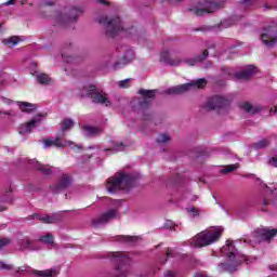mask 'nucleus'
I'll list each match as a JSON object with an SVG mask.
<instances>
[{
  "mask_svg": "<svg viewBox=\"0 0 277 277\" xmlns=\"http://www.w3.org/2000/svg\"><path fill=\"white\" fill-rule=\"evenodd\" d=\"M140 173H118L109 177L106 184L108 194H118V192H129L137 185Z\"/></svg>",
  "mask_w": 277,
  "mask_h": 277,
  "instance_id": "nucleus-1",
  "label": "nucleus"
},
{
  "mask_svg": "<svg viewBox=\"0 0 277 277\" xmlns=\"http://www.w3.org/2000/svg\"><path fill=\"white\" fill-rule=\"evenodd\" d=\"M224 6L222 2H214L211 0H193L192 5L188 8L189 12L196 16H205V14H213Z\"/></svg>",
  "mask_w": 277,
  "mask_h": 277,
  "instance_id": "nucleus-2",
  "label": "nucleus"
},
{
  "mask_svg": "<svg viewBox=\"0 0 277 277\" xmlns=\"http://www.w3.org/2000/svg\"><path fill=\"white\" fill-rule=\"evenodd\" d=\"M224 233V227L212 226L198 233L190 241V243H217L222 238Z\"/></svg>",
  "mask_w": 277,
  "mask_h": 277,
  "instance_id": "nucleus-3",
  "label": "nucleus"
},
{
  "mask_svg": "<svg viewBox=\"0 0 277 277\" xmlns=\"http://www.w3.org/2000/svg\"><path fill=\"white\" fill-rule=\"evenodd\" d=\"M209 56V51L205 50L201 56H197L196 58H171L170 52L162 51L160 53V62H164V64H169V66H181V64H187V66H196L198 62H202V60H207Z\"/></svg>",
  "mask_w": 277,
  "mask_h": 277,
  "instance_id": "nucleus-4",
  "label": "nucleus"
},
{
  "mask_svg": "<svg viewBox=\"0 0 277 277\" xmlns=\"http://www.w3.org/2000/svg\"><path fill=\"white\" fill-rule=\"evenodd\" d=\"M97 23H100V25H103L106 31V36L108 38H116L118 32L122 29V24L118 15H114L113 17L102 15L97 18Z\"/></svg>",
  "mask_w": 277,
  "mask_h": 277,
  "instance_id": "nucleus-5",
  "label": "nucleus"
},
{
  "mask_svg": "<svg viewBox=\"0 0 277 277\" xmlns=\"http://www.w3.org/2000/svg\"><path fill=\"white\" fill-rule=\"evenodd\" d=\"M81 96H88L93 101V103H100V105H105L106 107L111 106V101L107 97L106 93L98 91L95 85H85L81 91Z\"/></svg>",
  "mask_w": 277,
  "mask_h": 277,
  "instance_id": "nucleus-6",
  "label": "nucleus"
},
{
  "mask_svg": "<svg viewBox=\"0 0 277 277\" xmlns=\"http://www.w3.org/2000/svg\"><path fill=\"white\" fill-rule=\"evenodd\" d=\"M83 14V8L74 6L70 9L68 15H64L62 12L57 11L55 17L53 18L54 27H64L66 23H74Z\"/></svg>",
  "mask_w": 277,
  "mask_h": 277,
  "instance_id": "nucleus-7",
  "label": "nucleus"
},
{
  "mask_svg": "<svg viewBox=\"0 0 277 277\" xmlns=\"http://www.w3.org/2000/svg\"><path fill=\"white\" fill-rule=\"evenodd\" d=\"M206 87H207V79L200 78L189 83L172 87L164 92L166 94H183L184 92H187L189 90H196V89L202 90V88H206Z\"/></svg>",
  "mask_w": 277,
  "mask_h": 277,
  "instance_id": "nucleus-8",
  "label": "nucleus"
},
{
  "mask_svg": "<svg viewBox=\"0 0 277 277\" xmlns=\"http://www.w3.org/2000/svg\"><path fill=\"white\" fill-rule=\"evenodd\" d=\"M261 40L265 47L272 49V47H276L277 44V21L273 23V25L263 29L261 35Z\"/></svg>",
  "mask_w": 277,
  "mask_h": 277,
  "instance_id": "nucleus-9",
  "label": "nucleus"
},
{
  "mask_svg": "<svg viewBox=\"0 0 277 277\" xmlns=\"http://www.w3.org/2000/svg\"><path fill=\"white\" fill-rule=\"evenodd\" d=\"M111 205L116 208L110 209L98 217L94 219L93 226H102V224H107V222L116 219V216L118 215V208L122 207V200H113Z\"/></svg>",
  "mask_w": 277,
  "mask_h": 277,
  "instance_id": "nucleus-10",
  "label": "nucleus"
},
{
  "mask_svg": "<svg viewBox=\"0 0 277 277\" xmlns=\"http://www.w3.org/2000/svg\"><path fill=\"white\" fill-rule=\"evenodd\" d=\"M44 148H49L50 146H56V148H66V146H70V148H77L81 150V145H75L71 141H66L64 137V133L58 134L55 138H45L43 141Z\"/></svg>",
  "mask_w": 277,
  "mask_h": 277,
  "instance_id": "nucleus-11",
  "label": "nucleus"
},
{
  "mask_svg": "<svg viewBox=\"0 0 277 277\" xmlns=\"http://www.w3.org/2000/svg\"><path fill=\"white\" fill-rule=\"evenodd\" d=\"M230 105V101L224 98L223 96L215 95L213 97H209L203 108L206 111H220V109H224Z\"/></svg>",
  "mask_w": 277,
  "mask_h": 277,
  "instance_id": "nucleus-12",
  "label": "nucleus"
},
{
  "mask_svg": "<svg viewBox=\"0 0 277 277\" xmlns=\"http://www.w3.org/2000/svg\"><path fill=\"white\" fill-rule=\"evenodd\" d=\"M277 234V228L269 229L267 227H258L253 233L252 237L259 241H272Z\"/></svg>",
  "mask_w": 277,
  "mask_h": 277,
  "instance_id": "nucleus-13",
  "label": "nucleus"
},
{
  "mask_svg": "<svg viewBox=\"0 0 277 277\" xmlns=\"http://www.w3.org/2000/svg\"><path fill=\"white\" fill-rule=\"evenodd\" d=\"M109 241L114 243H142L146 241L143 235H118L114 236Z\"/></svg>",
  "mask_w": 277,
  "mask_h": 277,
  "instance_id": "nucleus-14",
  "label": "nucleus"
},
{
  "mask_svg": "<svg viewBox=\"0 0 277 277\" xmlns=\"http://www.w3.org/2000/svg\"><path fill=\"white\" fill-rule=\"evenodd\" d=\"M42 124V115L35 116L29 122L21 124L18 128V133L21 135H27L34 129H38Z\"/></svg>",
  "mask_w": 277,
  "mask_h": 277,
  "instance_id": "nucleus-15",
  "label": "nucleus"
},
{
  "mask_svg": "<svg viewBox=\"0 0 277 277\" xmlns=\"http://www.w3.org/2000/svg\"><path fill=\"white\" fill-rule=\"evenodd\" d=\"M138 94H141V96H144L138 102L140 109H148V107H150V103L153 102V98H155V94H157V90L141 89L138 91Z\"/></svg>",
  "mask_w": 277,
  "mask_h": 277,
  "instance_id": "nucleus-16",
  "label": "nucleus"
},
{
  "mask_svg": "<svg viewBox=\"0 0 277 277\" xmlns=\"http://www.w3.org/2000/svg\"><path fill=\"white\" fill-rule=\"evenodd\" d=\"M70 183H72V177L68 174H64L56 185L51 186V189L54 194H60L63 189L70 187Z\"/></svg>",
  "mask_w": 277,
  "mask_h": 277,
  "instance_id": "nucleus-17",
  "label": "nucleus"
},
{
  "mask_svg": "<svg viewBox=\"0 0 277 277\" xmlns=\"http://www.w3.org/2000/svg\"><path fill=\"white\" fill-rule=\"evenodd\" d=\"M254 72H256V67H254V65H249L241 71L236 72L235 79L238 81H248V79H250Z\"/></svg>",
  "mask_w": 277,
  "mask_h": 277,
  "instance_id": "nucleus-18",
  "label": "nucleus"
},
{
  "mask_svg": "<svg viewBox=\"0 0 277 277\" xmlns=\"http://www.w3.org/2000/svg\"><path fill=\"white\" fill-rule=\"evenodd\" d=\"M24 163H28L29 166H32V168H36V170H39V172H42L45 176H49L52 173L51 167L47 164H40V162L36 160H29L27 158L23 159Z\"/></svg>",
  "mask_w": 277,
  "mask_h": 277,
  "instance_id": "nucleus-19",
  "label": "nucleus"
},
{
  "mask_svg": "<svg viewBox=\"0 0 277 277\" xmlns=\"http://www.w3.org/2000/svg\"><path fill=\"white\" fill-rule=\"evenodd\" d=\"M17 105L24 114H32V111H36V104H31L29 102H17Z\"/></svg>",
  "mask_w": 277,
  "mask_h": 277,
  "instance_id": "nucleus-20",
  "label": "nucleus"
},
{
  "mask_svg": "<svg viewBox=\"0 0 277 277\" xmlns=\"http://www.w3.org/2000/svg\"><path fill=\"white\" fill-rule=\"evenodd\" d=\"M82 131L87 137H92L94 135H98L101 133V128L92 127V126H83Z\"/></svg>",
  "mask_w": 277,
  "mask_h": 277,
  "instance_id": "nucleus-21",
  "label": "nucleus"
},
{
  "mask_svg": "<svg viewBox=\"0 0 277 277\" xmlns=\"http://www.w3.org/2000/svg\"><path fill=\"white\" fill-rule=\"evenodd\" d=\"M228 27H233V21L230 19H224L219 25L212 26V31H222V29H228Z\"/></svg>",
  "mask_w": 277,
  "mask_h": 277,
  "instance_id": "nucleus-22",
  "label": "nucleus"
},
{
  "mask_svg": "<svg viewBox=\"0 0 277 277\" xmlns=\"http://www.w3.org/2000/svg\"><path fill=\"white\" fill-rule=\"evenodd\" d=\"M29 220H39L40 222H43L44 224H53V222H55V219L53 216H40V214H32L29 216Z\"/></svg>",
  "mask_w": 277,
  "mask_h": 277,
  "instance_id": "nucleus-23",
  "label": "nucleus"
},
{
  "mask_svg": "<svg viewBox=\"0 0 277 277\" xmlns=\"http://www.w3.org/2000/svg\"><path fill=\"white\" fill-rule=\"evenodd\" d=\"M241 109L247 111V114H258V111L261 109V107L253 106L252 104L246 102L240 105Z\"/></svg>",
  "mask_w": 277,
  "mask_h": 277,
  "instance_id": "nucleus-24",
  "label": "nucleus"
},
{
  "mask_svg": "<svg viewBox=\"0 0 277 277\" xmlns=\"http://www.w3.org/2000/svg\"><path fill=\"white\" fill-rule=\"evenodd\" d=\"M127 148V145L124 143H114L111 145V148L106 149L108 153H122Z\"/></svg>",
  "mask_w": 277,
  "mask_h": 277,
  "instance_id": "nucleus-25",
  "label": "nucleus"
},
{
  "mask_svg": "<svg viewBox=\"0 0 277 277\" xmlns=\"http://www.w3.org/2000/svg\"><path fill=\"white\" fill-rule=\"evenodd\" d=\"M14 200V196H12V187L6 188L5 194L3 198L1 199V202H4L5 205L12 203Z\"/></svg>",
  "mask_w": 277,
  "mask_h": 277,
  "instance_id": "nucleus-26",
  "label": "nucleus"
},
{
  "mask_svg": "<svg viewBox=\"0 0 277 277\" xmlns=\"http://www.w3.org/2000/svg\"><path fill=\"white\" fill-rule=\"evenodd\" d=\"M72 127H75V121L72 119H65L61 124V131L64 133V131H69Z\"/></svg>",
  "mask_w": 277,
  "mask_h": 277,
  "instance_id": "nucleus-27",
  "label": "nucleus"
},
{
  "mask_svg": "<svg viewBox=\"0 0 277 277\" xmlns=\"http://www.w3.org/2000/svg\"><path fill=\"white\" fill-rule=\"evenodd\" d=\"M269 144V140L263 138L254 144V148L256 150H261L262 148H267V145Z\"/></svg>",
  "mask_w": 277,
  "mask_h": 277,
  "instance_id": "nucleus-28",
  "label": "nucleus"
},
{
  "mask_svg": "<svg viewBox=\"0 0 277 277\" xmlns=\"http://www.w3.org/2000/svg\"><path fill=\"white\" fill-rule=\"evenodd\" d=\"M172 138L167 134V133H162L159 134L156 142L158 144H167V142H170Z\"/></svg>",
  "mask_w": 277,
  "mask_h": 277,
  "instance_id": "nucleus-29",
  "label": "nucleus"
},
{
  "mask_svg": "<svg viewBox=\"0 0 277 277\" xmlns=\"http://www.w3.org/2000/svg\"><path fill=\"white\" fill-rule=\"evenodd\" d=\"M135 58V52H133V50H129L124 55H123V62L129 63V62H133V60Z\"/></svg>",
  "mask_w": 277,
  "mask_h": 277,
  "instance_id": "nucleus-30",
  "label": "nucleus"
},
{
  "mask_svg": "<svg viewBox=\"0 0 277 277\" xmlns=\"http://www.w3.org/2000/svg\"><path fill=\"white\" fill-rule=\"evenodd\" d=\"M235 170H237V166L236 164H229L227 167H223L220 172L221 174H228L230 172H235Z\"/></svg>",
  "mask_w": 277,
  "mask_h": 277,
  "instance_id": "nucleus-31",
  "label": "nucleus"
},
{
  "mask_svg": "<svg viewBox=\"0 0 277 277\" xmlns=\"http://www.w3.org/2000/svg\"><path fill=\"white\" fill-rule=\"evenodd\" d=\"M37 80L39 81V83H41V85H44L49 83V81H51V78H49V76L45 74H40L39 76H37Z\"/></svg>",
  "mask_w": 277,
  "mask_h": 277,
  "instance_id": "nucleus-32",
  "label": "nucleus"
},
{
  "mask_svg": "<svg viewBox=\"0 0 277 277\" xmlns=\"http://www.w3.org/2000/svg\"><path fill=\"white\" fill-rule=\"evenodd\" d=\"M39 241H41V243H53V234H47L44 236H41Z\"/></svg>",
  "mask_w": 277,
  "mask_h": 277,
  "instance_id": "nucleus-33",
  "label": "nucleus"
},
{
  "mask_svg": "<svg viewBox=\"0 0 277 277\" xmlns=\"http://www.w3.org/2000/svg\"><path fill=\"white\" fill-rule=\"evenodd\" d=\"M18 42H21V40L18 39L17 36H13L5 40V44H9V47H16Z\"/></svg>",
  "mask_w": 277,
  "mask_h": 277,
  "instance_id": "nucleus-34",
  "label": "nucleus"
},
{
  "mask_svg": "<svg viewBox=\"0 0 277 277\" xmlns=\"http://www.w3.org/2000/svg\"><path fill=\"white\" fill-rule=\"evenodd\" d=\"M186 211L190 215V217H198L200 215V211L195 207H188L186 208Z\"/></svg>",
  "mask_w": 277,
  "mask_h": 277,
  "instance_id": "nucleus-35",
  "label": "nucleus"
},
{
  "mask_svg": "<svg viewBox=\"0 0 277 277\" xmlns=\"http://www.w3.org/2000/svg\"><path fill=\"white\" fill-rule=\"evenodd\" d=\"M176 227V225L174 224V222L168 220L164 223V228H167V230H174V228Z\"/></svg>",
  "mask_w": 277,
  "mask_h": 277,
  "instance_id": "nucleus-36",
  "label": "nucleus"
},
{
  "mask_svg": "<svg viewBox=\"0 0 277 277\" xmlns=\"http://www.w3.org/2000/svg\"><path fill=\"white\" fill-rule=\"evenodd\" d=\"M129 81H131V79H124L119 81V88H129Z\"/></svg>",
  "mask_w": 277,
  "mask_h": 277,
  "instance_id": "nucleus-37",
  "label": "nucleus"
},
{
  "mask_svg": "<svg viewBox=\"0 0 277 277\" xmlns=\"http://www.w3.org/2000/svg\"><path fill=\"white\" fill-rule=\"evenodd\" d=\"M254 1H256V0H242L241 4L245 6H248V5H252V3H254Z\"/></svg>",
  "mask_w": 277,
  "mask_h": 277,
  "instance_id": "nucleus-38",
  "label": "nucleus"
},
{
  "mask_svg": "<svg viewBox=\"0 0 277 277\" xmlns=\"http://www.w3.org/2000/svg\"><path fill=\"white\" fill-rule=\"evenodd\" d=\"M62 57L64 60V62H67V64L72 63V57L71 56H66V54H62Z\"/></svg>",
  "mask_w": 277,
  "mask_h": 277,
  "instance_id": "nucleus-39",
  "label": "nucleus"
},
{
  "mask_svg": "<svg viewBox=\"0 0 277 277\" xmlns=\"http://www.w3.org/2000/svg\"><path fill=\"white\" fill-rule=\"evenodd\" d=\"M223 77H224V79H229V78H230V71H229V69H224V70H223Z\"/></svg>",
  "mask_w": 277,
  "mask_h": 277,
  "instance_id": "nucleus-40",
  "label": "nucleus"
},
{
  "mask_svg": "<svg viewBox=\"0 0 277 277\" xmlns=\"http://www.w3.org/2000/svg\"><path fill=\"white\" fill-rule=\"evenodd\" d=\"M269 163H271V166H274V168H277V156L271 158Z\"/></svg>",
  "mask_w": 277,
  "mask_h": 277,
  "instance_id": "nucleus-41",
  "label": "nucleus"
},
{
  "mask_svg": "<svg viewBox=\"0 0 277 277\" xmlns=\"http://www.w3.org/2000/svg\"><path fill=\"white\" fill-rule=\"evenodd\" d=\"M265 194H269L271 196H273L274 195V189H272V188H269L265 185Z\"/></svg>",
  "mask_w": 277,
  "mask_h": 277,
  "instance_id": "nucleus-42",
  "label": "nucleus"
},
{
  "mask_svg": "<svg viewBox=\"0 0 277 277\" xmlns=\"http://www.w3.org/2000/svg\"><path fill=\"white\" fill-rule=\"evenodd\" d=\"M0 243H12V240L10 238H1Z\"/></svg>",
  "mask_w": 277,
  "mask_h": 277,
  "instance_id": "nucleus-43",
  "label": "nucleus"
},
{
  "mask_svg": "<svg viewBox=\"0 0 277 277\" xmlns=\"http://www.w3.org/2000/svg\"><path fill=\"white\" fill-rule=\"evenodd\" d=\"M123 66H124V64H122V63H116L114 65V68H115V70H119V68H122Z\"/></svg>",
  "mask_w": 277,
  "mask_h": 277,
  "instance_id": "nucleus-44",
  "label": "nucleus"
},
{
  "mask_svg": "<svg viewBox=\"0 0 277 277\" xmlns=\"http://www.w3.org/2000/svg\"><path fill=\"white\" fill-rule=\"evenodd\" d=\"M2 103H4L5 105H11L12 100L6 98V97H2Z\"/></svg>",
  "mask_w": 277,
  "mask_h": 277,
  "instance_id": "nucleus-45",
  "label": "nucleus"
},
{
  "mask_svg": "<svg viewBox=\"0 0 277 277\" xmlns=\"http://www.w3.org/2000/svg\"><path fill=\"white\" fill-rule=\"evenodd\" d=\"M166 1H168L171 4H176V3H181V1L183 0H166Z\"/></svg>",
  "mask_w": 277,
  "mask_h": 277,
  "instance_id": "nucleus-46",
  "label": "nucleus"
},
{
  "mask_svg": "<svg viewBox=\"0 0 277 277\" xmlns=\"http://www.w3.org/2000/svg\"><path fill=\"white\" fill-rule=\"evenodd\" d=\"M1 115H4V116H12V111H5V113L0 111V116H1Z\"/></svg>",
  "mask_w": 277,
  "mask_h": 277,
  "instance_id": "nucleus-47",
  "label": "nucleus"
},
{
  "mask_svg": "<svg viewBox=\"0 0 277 277\" xmlns=\"http://www.w3.org/2000/svg\"><path fill=\"white\" fill-rule=\"evenodd\" d=\"M97 1V3H102V5H107V1H105V0H96Z\"/></svg>",
  "mask_w": 277,
  "mask_h": 277,
  "instance_id": "nucleus-48",
  "label": "nucleus"
},
{
  "mask_svg": "<svg viewBox=\"0 0 277 277\" xmlns=\"http://www.w3.org/2000/svg\"><path fill=\"white\" fill-rule=\"evenodd\" d=\"M2 211H5V205H1V203H0V213H1Z\"/></svg>",
  "mask_w": 277,
  "mask_h": 277,
  "instance_id": "nucleus-49",
  "label": "nucleus"
},
{
  "mask_svg": "<svg viewBox=\"0 0 277 277\" xmlns=\"http://www.w3.org/2000/svg\"><path fill=\"white\" fill-rule=\"evenodd\" d=\"M44 5H53V2L52 1H45Z\"/></svg>",
  "mask_w": 277,
  "mask_h": 277,
  "instance_id": "nucleus-50",
  "label": "nucleus"
},
{
  "mask_svg": "<svg viewBox=\"0 0 277 277\" xmlns=\"http://www.w3.org/2000/svg\"><path fill=\"white\" fill-rule=\"evenodd\" d=\"M203 68H211V62L207 63Z\"/></svg>",
  "mask_w": 277,
  "mask_h": 277,
  "instance_id": "nucleus-51",
  "label": "nucleus"
},
{
  "mask_svg": "<svg viewBox=\"0 0 277 277\" xmlns=\"http://www.w3.org/2000/svg\"><path fill=\"white\" fill-rule=\"evenodd\" d=\"M263 205H264V207H267V205H268L267 199H264Z\"/></svg>",
  "mask_w": 277,
  "mask_h": 277,
  "instance_id": "nucleus-52",
  "label": "nucleus"
},
{
  "mask_svg": "<svg viewBox=\"0 0 277 277\" xmlns=\"http://www.w3.org/2000/svg\"><path fill=\"white\" fill-rule=\"evenodd\" d=\"M248 241H251V240H248V238H243L245 243H248Z\"/></svg>",
  "mask_w": 277,
  "mask_h": 277,
  "instance_id": "nucleus-53",
  "label": "nucleus"
},
{
  "mask_svg": "<svg viewBox=\"0 0 277 277\" xmlns=\"http://www.w3.org/2000/svg\"><path fill=\"white\" fill-rule=\"evenodd\" d=\"M225 243H233V241L230 239H227Z\"/></svg>",
  "mask_w": 277,
  "mask_h": 277,
  "instance_id": "nucleus-54",
  "label": "nucleus"
},
{
  "mask_svg": "<svg viewBox=\"0 0 277 277\" xmlns=\"http://www.w3.org/2000/svg\"><path fill=\"white\" fill-rule=\"evenodd\" d=\"M217 85H224V82H217Z\"/></svg>",
  "mask_w": 277,
  "mask_h": 277,
  "instance_id": "nucleus-55",
  "label": "nucleus"
},
{
  "mask_svg": "<svg viewBox=\"0 0 277 277\" xmlns=\"http://www.w3.org/2000/svg\"><path fill=\"white\" fill-rule=\"evenodd\" d=\"M0 85H3V80H0Z\"/></svg>",
  "mask_w": 277,
  "mask_h": 277,
  "instance_id": "nucleus-56",
  "label": "nucleus"
},
{
  "mask_svg": "<svg viewBox=\"0 0 277 277\" xmlns=\"http://www.w3.org/2000/svg\"><path fill=\"white\" fill-rule=\"evenodd\" d=\"M193 200H198V197H195Z\"/></svg>",
  "mask_w": 277,
  "mask_h": 277,
  "instance_id": "nucleus-57",
  "label": "nucleus"
},
{
  "mask_svg": "<svg viewBox=\"0 0 277 277\" xmlns=\"http://www.w3.org/2000/svg\"><path fill=\"white\" fill-rule=\"evenodd\" d=\"M271 111H274V108H272Z\"/></svg>",
  "mask_w": 277,
  "mask_h": 277,
  "instance_id": "nucleus-58",
  "label": "nucleus"
},
{
  "mask_svg": "<svg viewBox=\"0 0 277 277\" xmlns=\"http://www.w3.org/2000/svg\"><path fill=\"white\" fill-rule=\"evenodd\" d=\"M262 211H265V208H263Z\"/></svg>",
  "mask_w": 277,
  "mask_h": 277,
  "instance_id": "nucleus-59",
  "label": "nucleus"
},
{
  "mask_svg": "<svg viewBox=\"0 0 277 277\" xmlns=\"http://www.w3.org/2000/svg\"><path fill=\"white\" fill-rule=\"evenodd\" d=\"M239 241L241 242V241H243V239H240Z\"/></svg>",
  "mask_w": 277,
  "mask_h": 277,
  "instance_id": "nucleus-60",
  "label": "nucleus"
},
{
  "mask_svg": "<svg viewBox=\"0 0 277 277\" xmlns=\"http://www.w3.org/2000/svg\"><path fill=\"white\" fill-rule=\"evenodd\" d=\"M0 31H1V24H0Z\"/></svg>",
  "mask_w": 277,
  "mask_h": 277,
  "instance_id": "nucleus-61",
  "label": "nucleus"
}]
</instances>
